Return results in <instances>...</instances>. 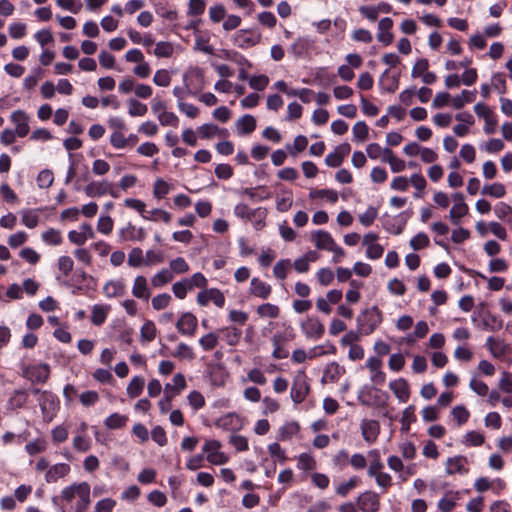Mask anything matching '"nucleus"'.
<instances>
[{
  "mask_svg": "<svg viewBox=\"0 0 512 512\" xmlns=\"http://www.w3.org/2000/svg\"><path fill=\"white\" fill-rule=\"evenodd\" d=\"M120 237L125 241H143L146 238L144 228H136L132 223H128L120 230Z\"/></svg>",
  "mask_w": 512,
  "mask_h": 512,
  "instance_id": "a211bd4d",
  "label": "nucleus"
},
{
  "mask_svg": "<svg viewBox=\"0 0 512 512\" xmlns=\"http://www.w3.org/2000/svg\"><path fill=\"white\" fill-rule=\"evenodd\" d=\"M464 442L469 446H481L484 443V436L476 431H470L465 434Z\"/></svg>",
  "mask_w": 512,
  "mask_h": 512,
  "instance_id": "680f3d73",
  "label": "nucleus"
},
{
  "mask_svg": "<svg viewBox=\"0 0 512 512\" xmlns=\"http://www.w3.org/2000/svg\"><path fill=\"white\" fill-rule=\"evenodd\" d=\"M467 458L464 456H454L446 461V473L453 475L455 473L465 474L468 470L465 468Z\"/></svg>",
  "mask_w": 512,
  "mask_h": 512,
  "instance_id": "412c9836",
  "label": "nucleus"
},
{
  "mask_svg": "<svg viewBox=\"0 0 512 512\" xmlns=\"http://www.w3.org/2000/svg\"><path fill=\"white\" fill-rule=\"evenodd\" d=\"M327 198L331 203H336L338 201V193L331 189H321L310 192V198Z\"/></svg>",
  "mask_w": 512,
  "mask_h": 512,
  "instance_id": "603ef678",
  "label": "nucleus"
},
{
  "mask_svg": "<svg viewBox=\"0 0 512 512\" xmlns=\"http://www.w3.org/2000/svg\"><path fill=\"white\" fill-rule=\"evenodd\" d=\"M359 483V479L356 476L351 477L347 482L340 484L336 493L341 497H346L348 493L354 489Z\"/></svg>",
  "mask_w": 512,
  "mask_h": 512,
  "instance_id": "a18cd8bd",
  "label": "nucleus"
},
{
  "mask_svg": "<svg viewBox=\"0 0 512 512\" xmlns=\"http://www.w3.org/2000/svg\"><path fill=\"white\" fill-rule=\"evenodd\" d=\"M371 455H374L375 459L373 461H371V463L368 467V470H367V474L370 477H374L378 473L383 472L382 470H383L384 465L380 460L379 452L377 450L372 451Z\"/></svg>",
  "mask_w": 512,
  "mask_h": 512,
  "instance_id": "c03bdc74",
  "label": "nucleus"
},
{
  "mask_svg": "<svg viewBox=\"0 0 512 512\" xmlns=\"http://www.w3.org/2000/svg\"><path fill=\"white\" fill-rule=\"evenodd\" d=\"M132 294L142 300H148L151 293L148 287L147 279L144 276H137L132 287Z\"/></svg>",
  "mask_w": 512,
  "mask_h": 512,
  "instance_id": "4be33fe9",
  "label": "nucleus"
},
{
  "mask_svg": "<svg viewBox=\"0 0 512 512\" xmlns=\"http://www.w3.org/2000/svg\"><path fill=\"white\" fill-rule=\"evenodd\" d=\"M499 388L505 393H512V374L503 372L499 381Z\"/></svg>",
  "mask_w": 512,
  "mask_h": 512,
  "instance_id": "774afa93",
  "label": "nucleus"
},
{
  "mask_svg": "<svg viewBox=\"0 0 512 512\" xmlns=\"http://www.w3.org/2000/svg\"><path fill=\"white\" fill-rule=\"evenodd\" d=\"M144 263L146 264L142 249L139 247L133 248L128 255V265L138 268L144 265Z\"/></svg>",
  "mask_w": 512,
  "mask_h": 512,
  "instance_id": "58836bf2",
  "label": "nucleus"
},
{
  "mask_svg": "<svg viewBox=\"0 0 512 512\" xmlns=\"http://www.w3.org/2000/svg\"><path fill=\"white\" fill-rule=\"evenodd\" d=\"M357 504L364 512H378L380 508L379 497L372 491H366L358 496Z\"/></svg>",
  "mask_w": 512,
  "mask_h": 512,
  "instance_id": "9b49d317",
  "label": "nucleus"
},
{
  "mask_svg": "<svg viewBox=\"0 0 512 512\" xmlns=\"http://www.w3.org/2000/svg\"><path fill=\"white\" fill-rule=\"evenodd\" d=\"M173 356L183 359H189L193 360L195 357V354L191 347H189L185 343H179L177 346L176 351L173 353Z\"/></svg>",
  "mask_w": 512,
  "mask_h": 512,
  "instance_id": "13d9d810",
  "label": "nucleus"
},
{
  "mask_svg": "<svg viewBox=\"0 0 512 512\" xmlns=\"http://www.w3.org/2000/svg\"><path fill=\"white\" fill-rule=\"evenodd\" d=\"M114 222L110 216H101L97 223V229L103 234H110L113 230Z\"/></svg>",
  "mask_w": 512,
  "mask_h": 512,
  "instance_id": "0e129e2a",
  "label": "nucleus"
},
{
  "mask_svg": "<svg viewBox=\"0 0 512 512\" xmlns=\"http://www.w3.org/2000/svg\"><path fill=\"white\" fill-rule=\"evenodd\" d=\"M272 288L269 284L257 277L251 279L249 292L255 297L267 299L271 294Z\"/></svg>",
  "mask_w": 512,
  "mask_h": 512,
  "instance_id": "6ab92c4d",
  "label": "nucleus"
},
{
  "mask_svg": "<svg viewBox=\"0 0 512 512\" xmlns=\"http://www.w3.org/2000/svg\"><path fill=\"white\" fill-rule=\"evenodd\" d=\"M103 292L108 298L121 297L125 294V285L122 281H109L103 287Z\"/></svg>",
  "mask_w": 512,
  "mask_h": 512,
  "instance_id": "393cba45",
  "label": "nucleus"
},
{
  "mask_svg": "<svg viewBox=\"0 0 512 512\" xmlns=\"http://www.w3.org/2000/svg\"><path fill=\"white\" fill-rule=\"evenodd\" d=\"M476 91L463 90L460 95L455 96L452 99V105L455 109H461L466 103H470L474 100Z\"/></svg>",
  "mask_w": 512,
  "mask_h": 512,
  "instance_id": "c756f323",
  "label": "nucleus"
},
{
  "mask_svg": "<svg viewBox=\"0 0 512 512\" xmlns=\"http://www.w3.org/2000/svg\"><path fill=\"white\" fill-rule=\"evenodd\" d=\"M392 27L393 20L389 17L382 18L378 23L377 39L385 46L393 42L394 36L391 33Z\"/></svg>",
  "mask_w": 512,
  "mask_h": 512,
  "instance_id": "f8f14e48",
  "label": "nucleus"
},
{
  "mask_svg": "<svg viewBox=\"0 0 512 512\" xmlns=\"http://www.w3.org/2000/svg\"><path fill=\"white\" fill-rule=\"evenodd\" d=\"M173 278L174 275L171 270L162 269L152 277L151 283L154 287L159 288L171 282Z\"/></svg>",
  "mask_w": 512,
  "mask_h": 512,
  "instance_id": "cd10ccee",
  "label": "nucleus"
},
{
  "mask_svg": "<svg viewBox=\"0 0 512 512\" xmlns=\"http://www.w3.org/2000/svg\"><path fill=\"white\" fill-rule=\"evenodd\" d=\"M454 205L450 210L449 218L455 225L460 223V219L468 213V206L464 202V196L462 193H455L452 195Z\"/></svg>",
  "mask_w": 512,
  "mask_h": 512,
  "instance_id": "9d476101",
  "label": "nucleus"
},
{
  "mask_svg": "<svg viewBox=\"0 0 512 512\" xmlns=\"http://www.w3.org/2000/svg\"><path fill=\"white\" fill-rule=\"evenodd\" d=\"M381 322L382 313L376 306L363 310L357 317L358 329L365 335L373 333Z\"/></svg>",
  "mask_w": 512,
  "mask_h": 512,
  "instance_id": "f257e3e1",
  "label": "nucleus"
},
{
  "mask_svg": "<svg viewBox=\"0 0 512 512\" xmlns=\"http://www.w3.org/2000/svg\"><path fill=\"white\" fill-rule=\"evenodd\" d=\"M140 336L143 342H151L156 337V327L152 321H146L141 329Z\"/></svg>",
  "mask_w": 512,
  "mask_h": 512,
  "instance_id": "4c0bfd02",
  "label": "nucleus"
},
{
  "mask_svg": "<svg viewBox=\"0 0 512 512\" xmlns=\"http://www.w3.org/2000/svg\"><path fill=\"white\" fill-rule=\"evenodd\" d=\"M482 194L494 198H501L506 194V189L502 183L496 182L491 185H485L482 189Z\"/></svg>",
  "mask_w": 512,
  "mask_h": 512,
  "instance_id": "72a5a7b5",
  "label": "nucleus"
},
{
  "mask_svg": "<svg viewBox=\"0 0 512 512\" xmlns=\"http://www.w3.org/2000/svg\"><path fill=\"white\" fill-rule=\"evenodd\" d=\"M260 41V35L249 37L247 31L241 30L237 34L236 42L240 48H247L256 45Z\"/></svg>",
  "mask_w": 512,
  "mask_h": 512,
  "instance_id": "7c9ffc66",
  "label": "nucleus"
},
{
  "mask_svg": "<svg viewBox=\"0 0 512 512\" xmlns=\"http://www.w3.org/2000/svg\"><path fill=\"white\" fill-rule=\"evenodd\" d=\"M84 192L88 197L92 198L101 197L106 194H110L113 197H117V195L113 191V184L107 180L90 182L84 188Z\"/></svg>",
  "mask_w": 512,
  "mask_h": 512,
  "instance_id": "0eeeda50",
  "label": "nucleus"
},
{
  "mask_svg": "<svg viewBox=\"0 0 512 512\" xmlns=\"http://www.w3.org/2000/svg\"><path fill=\"white\" fill-rule=\"evenodd\" d=\"M199 344L204 350L210 351L217 346L218 337L214 333H208L199 340Z\"/></svg>",
  "mask_w": 512,
  "mask_h": 512,
  "instance_id": "5fc2aeb1",
  "label": "nucleus"
},
{
  "mask_svg": "<svg viewBox=\"0 0 512 512\" xmlns=\"http://www.w3.org/2000/svg\"><path fill=\"white\" fill-rule=\"evenodd\" d=\"M90 505V486L80 488L78 502L75 506V512H84Z\"/></svg>",
  "mask_w": 512,
  "mask_h": 512,
  "instance_id": "a878e982",
  "label": "nucleus"
},
{
  "mask_svg": "<svg viewBox=\"0 0 512 512\" xmlns=\"http://www.w3.org/2000/svg\"><path fill=\"white\" fill-rule=\"evenodd\" d=\"M128 418L124 415H120L118 413L111 414L105 420V426L108 429H119L126 425Z\"/></svg>",
  "mask_w": 512,
  "mask_h": 512,
  "instance_id": "e433bc0d",
  "label": "nucleus"
},
{
  "mask_svg": "<svg viewBox=\"0 0 512 512\" xmlns=\"http://www.w3.org/2000/svg\"><path fill=\"white\" fill-rule=\"evenodd\" d=\"M269 84V78L266 75L252 76L249 79V86L252 89L262 91Z\"/></svg>",
  "mask_w": 512,
  "mask_h": 512,
  "instance_id": "4d7b16f0",
  "label": "nucleus"
},
{
  "mask_svg": "<svg viewBox=\"0 0 512 512\" xmlns=\"http://www.w3.org/2000/svg\"><path fill=\"white\" fill-rule=\"evenodd\" d=\"M354 138L359 141H365L368 138L369 128L364 121H358L352 128Z\"/></svg>",
  "mask_w": 512,
  "mask_h": 512,
  "instance_id": "37998d69",
  "label": "nucleus"
},
{
  "mask_svg": "<svg viewBox=\"0 0 512 512\" xmlns=\"http://www.w3.org/2000/svg\"><path fill=\"white\" fill-rule=\"evenodd\" d=\"M11 121L16 126L15 133L19 137H25L30 130L29 116L22 110H16L11 114Z\"/></svg>",
  "mask_w": 512,
  "mask_h": 512,
  "instance_id": "4468645a",
  "label": "nucleus"
},
{
  "mask_svg": "<svg viewBox=\"0 0 512 512\" xmlns=\"http://www.w3.org/2000/svg\"><path fill=\"white\" fill-rule=\"evenodd\" d=\"M186 388V379L183 374L177 373L174 375L172 379V383H167L164 388V394L169 392L174 398L178 395L182 390Z\"/></svg>",
  "mask_w": 512,
  "mask_h": 512,
  "instance_id": "5701e85b",
  "label": "nucleus"
},
{
  "mask_svg": "<svg viewBox=\"0 0 512 512\" xmlns=\"http://www.w3.org/2000/svg\"><path fill=\"white\" fill-rule=\"evenodd\" d=\"M206 3L204 0H189L188 14L198 16L204 13Z\"/></svg>",
  "mask_w": 512,
  "mask_h": 512,
  "instance_id": "e2e57ef3",
  "label": "nucleus"
},
{
  "mask_svg": "<svg viewBox=\"0 0 512 512\" xmlns=\"http://www.w3.org/2000/svg\"><path fill=\"white\" fill-rule=\"evenodd\" d=\"M171 299L172 298L168 293H162L153 297L151 304L155 310H162L170 304Z\"/></svg>",
  "mask_w": 512,
  "mask_h": 512,
  "instance_id": "09e8293b",
  "label": "nucleus"
},
{
  "mask_svg": "<svg viewBox=\"0 0 512 512\" xmlns=\"http://www.w3.org/2000/svg\"><path fill=\"white\" fill-rule=\"evenodd\" d=\"M361 432L365 441L373 443L379 434V424L375 420H363L361 422Z\"/></svg>",
  "mask_w": 512,
  "mask_h": 512,
  "instance_id": "aec40b11",
  "label": "nucleus"
},
{
  "mask_svg": "<svg viewBox=\"0 0 512 512\" xmlns=\"http://www.w3.org/2000/svg\"><path fill=\"white\" fill-rule=\"evenodd\" d=\"M317 466L316 460L307 453H302L298 457V468L304 471L314 470Z\"/></svg>",
  "mask_w": 512,
  "mask_h": 512,
  "instance_id": "a19ab883",
  "label": "nucleus"
},
{
  "mask_svg": "<svg viewBox=\"0 0 512 512\" xmlns=\"http://www.w3.org/2000/svg\"><path fill=\"white\" fill-rule=\"evenodd\" d=\"M452 415L454 419L457 421V424L461 426L462 424L467 422L470 413L466 409V407H464L463 405H458L452 409Z\"/></svg>",
  "mask_w": 512,
  "mask_h": 512,
  "instance_id": "3c124183",
  "label": "nucleus"
},
{
  "mask_svg": "<svg viewBox=\"0 0 512 512\" xmlns=\"http://www.w3.org/2000/svg\"><path fill=\"white\" fill-rule=\"evenodd\" d=\"M310 391V385L307 376L304 372H299L291 387V399L295 404L302 403Z\"/></svg>",
  "mask_w": 512,
  "mask_h": 512,
  "instance_id": "20e7f679",
  "label": "nucleus"
},
{
  "mask_svg": "<svg viewBox=\"0 0 512 512\" xmlns=\"http://www.w3.org/2000/svg\"><path fill=\"white\" fill-rule=\"evenodd\" d=\"M301 331L308 339L318 340L324 332L325 327L317 317H307L300 324Z\"/></svg>",
  "mask_w": 512,
  "mask_h": 512,
  "instance_id": "423d86ee",
  "label": "nucleus"
},
{
  "mask_svg": "<svg viewBox=\"0 0 512 512\" xmlns=\"http://www.w3.org/2000/svg\"><path fill=\"white\" fill-rule=\"evenodd\" d=\"M128 105H129L128 113L132 117L144 116L147 113V110H148L147 105L141 103L140 101H138L136 99H130L128 101Z\"/></svg>",
  "mask_w": 512,
  "mask_h": 512,
  "instance_id": "ea45409f",
  "label": "nucleus"
},
{
  "mask_svg": "<svg viewBox=\"0 0 512 512\" xmlns=\"http://www.w3.org/2000/svg\"><path fill=\"white\" fill-rule=\"evenodd\" d=\"M23 376L33 384L45 383L50 376V367L45 363L28 366L23 370Z\"/></svg>",
  "mask_w": 512,
  "mask_h": 512,
  "instance_id": "39448f33",
  "label": "nucleus"
},
{
  "mask_svg": "<svg viewBox=\"0 0 512 512\" xmlns=\"http://www.w3.org/2000/svg\"><path fill=\"white\" fill-rule=\"evenodd\" d=\"M109 307L103 305H94L92 308V316L91 321L94 325L100 326L102 325L108 315Z\"/></svg>",
  "mask_w": 512,
  "mask_h": 512,
  "instance_id": "c85d7f7f",
  "label": "nucleus"
},
{
  "mask_svg": "<svg viewBox=\"0 0 512 512\" xmlns=\"http://www.w3.org/2000/svg\"><path fill=\"white\" fill-rule=\"evenodd\" d=\"M158 120L160 122L161 125L163 126H174L176 127L178 125V117L176 116V114H174L173 112H161L159 113L158 115Z\"/></svg>",
  "mask_w": 512,
  "mask_h": 512,
  "instance_id": "69168bd1",
  "label": "nucleus"
},
{
  "mask_svg": "<svg viewBox=\"0 0 512 512\" xmlns=\"http://www.w3.org/2000/svg\"><path fill=\"white\" fill-rule=\"evenodd\" d=\"M236 127L239 134L248 135L255 130L256 119L254 116L246 114L236 121Z\"/></svg>",
  "mask_w": 512,
  "mask_h": 512,
  "instance_id": "b1692460",
  "label": "nucleus"
},
{
  "mask_svg": "<svg viewBox=\"0 0 512 512\" xmlns=\"http://www.w3.org/2000/svg\"><path fill=\"white\" fill-rule=\"evenodd\" d=\"M169 184L163 179H157L154 183V196L158 199L164 198L169 193Z\"/></svg>",
  "mask_w": 512,
  "mask_h": 512,
  "instance_id": "052dcab7",
  "label": "nucleus"
},
{
  "mask_svg": "<svg viewBox=\"0 0 512 512\" xmlns=\"http://www.w3.org/2000/svg\"><path fill=\"white\" fill-rule=\"evenodd\" d=\"M178 331L187 336H193L197 328V318L191 313H184L176 323Z\"/></svg>",
  "mask_w": 512,
  "mask_h": 512,
  "instance_id": "ddd939ff",
  "label": "nucleus"
},
{
  "mask_svg": "<svg viewBox=\"0 0 512 512\" xmlns=\"http://www.w3.org/2000/svg\"><path fill=\"white\" fill-rule=\"evenodd\" d=\"M234 213L241 219L259 218V223L266 217V209L257 208L251 210L246 204H238L234 208Z\"/></svg>",
  "mask_w": 512,
  "mask_h": 512,
  "instance_id": "f3484780",
  "label": "nucleus"
},
{
  "mask_svg": "<svg viewBox=\"0 0 512 512\" xmlns=\"http://www.w3.org/2000/svg\"><path fill=\"white\" fill-rule=\"evenodd\" d=\"M209 301H213L217 307L222 308L225 304V296L216 288L204 289L198 293L197 302L200 306H206Z\"/></svg>",
  "mask_w": 512,
  "mask_h": 512,
  "instance_id": "6e6552de",
  "label": "nucleus"
},
{
  "mask_svg": "<svg viewBox=\"0 0 512 512\" xmlns=\"http://www.w3.org/2000/svg\"><path fill=\"white\" fill-rule=\"evenodd\" d=\"M290 267L291 261L289 259L279 260L273 267V274L277 279L284 280Z\"/></svg>",
  "mask_w": 512,
  "mask_h": 512,
  "instance_id": "c9c22d12",
  "label": "nucleus"
},
{
  "mask_svg": "<svg viewBox=\"0 0 512 512\" xmlns=\"http://www.w3.org/2000/svg\"><path fill=\"white\" fill-rule=\"evenodd\" d=\"M47 448V443L43 439H36L35 441L29 442L25 446V450L29 455H35L40 452L45 451Z\"/></svg>",
  "mask_w": 512,
  "mask_h": 512,
  "instance_id": "49530a36",
  "label": "nucleus"
},
{
  "mask_svg": "<svg viewBox=\"0 0 512 512\" xmlns=\"http://www.w3.org/2000/svg\"><path fill=\"white\" fill-rule=\"evenodd\" d=\"M199 134L204 139L212 138L215 135L226 134L227 131L225 129H220L218 126L214 124H203L198 129Z\"/></svg>",
  "mask_w": 512,
  "mask_h": 512,
  "instance_id": "2f4dec72",
  "label": "nucleus"
},
{
  "mask_svg": "<svg viewBox=\"0 0 512 512\" xmlns=\"http://www.w3.org/2000/svg\"><path fill=\"white\" fill-rule=\"evenodd\" d=\"M378 211L375 207H369L364 213L359 215V222L365 226L368 227L372 225L374 220L377 218Z\"/></svg>",
  "mask_w": 512,
  "mask_h": 512,
  "instance_id": "8fccbe9b",
  "label": "nucleus"
},
{
  "mask_svg": "<svg viewBox=\"0 0 512 512\" xmlns=\"http://www.w3.org/2000/svg\"><path fill=\"white\" fill-rule=\"evenodd\" d=\"M150 214H151V216H146V215L142 214V217L144 219L152 220V221L162 220L165 223H169L172 219V215L169 212L162 210V209H153L150 212Z\"/></svg>",
  "mask_w": 512,
  "mask_h": 512,
  "instance_id": "de8ad7c7",
  "label": "nucleus"
},
{
  "mask_svg": "<svg viewBox=\"0 0 512 512\" xmlns=\"http://www.w3.org/2000/svg\"><path fill=\"white\" fill-rule=\"evenodd\" d=\"M429 61L425 58L418 60L412 68L411 76L413 78L421 77L428 71Z\"/></svg>",
  "mask_w": 512,
  "mask_h": 512,
  "instance_id": "338daca9",
  "label": "nucleus"
},
{
  "mask_svg": "<svg viewBox=\"0 0 512 512\" xmlns=\"http://www.w3.org/2000/svg\"><path fill=\"white\" fill-rule=\"evenodd\" d=\"M87 485L88 483L86 482L72 484L62 490L61 498L66 502H71L75 497L79 496L80 488Z\"/></svg>",
  "mask_w": 512,
  "mask_h": 512,
  "instance_id": "f704fd0d",
  "label": "nucleus"
},
{
  "mask_svg": "<svg viewBox=\"0 0 512 512\" xmlns=\"http://www.w3.org/2000/svg\"><path fill=\"white\" fill-rule=\"evenodd\" d=\"M145 379L141 376H135L132 378L127 386V394L130 398L138 397L144 388Z\"/></svg>",
  "mask_w": 512,
  "mask_h": 512,
  "instance_id": "bb28decb",
  "label": "nucleus"
},
{
  "mask_svg": "<svg viewBox=\"0 0 512 512\" xmlns=\"http://www.w3.org/2000/svg\"><path fill=\"white\" fill-rule=\"evenodd\" d=\"M257 314L260 317L277 318L280 314V309L277 305L264 303L257 307Z\"/></svg>",
  "mask_w": 512,
  "mask_h": 512,
  "instance_id": "473e14b6",
  "label": "nucleus"
},
{
  "mask_svg": "<svg viewBox=\"0 0 512 512\" xmlns=\"http://www.w3.org/2000/svg\"><path fill=\"white\" fill-rule=\"evenodd\" d=\"M70 465L67 463H57L50 466L46 471L45 480L47 483H56L59 479L64 478L70 473Z\"/></svg>",
  "mask_w": 512,
  "mask_h": 512,
  "instance_id": "dca6fc26",
  "label": "nucleus"
},
{
  "mask_svg": "<svg viewBox=\"0 0 512 512\" xmlns=\"http://www.w3.org/2000/svg\"><path fill=\"white\" fill-rule=\"evenodd\" d=\"M39 216L32 210H24L22 212V223L30 228L33 229L38 225Z\"/></svg>",
  "mask_w": 512,
  "mask_h": 512,
  "instance_id": "864d4df0",
  "label": "nucleus"
},
{
  "mask_svg": "<svg viewBox=\"0 0 512 512\" xmlns=\"http://www.w3.org/2000/svg\"><path fill=\"white\" fill-rule=\"evenodd\" d=\"M429 245V238L428 236L423 233V232H420L418 233L416 236H414L411 240H410V246L414 249V250H420L422 248H425Z\"/></svg>",
  "mask_w": 512,
  "mask_h": 512,
  "instance_id": "bf43d9fd",
  "label": "nucleus"
},
{
  "mask_svg": "<svg viewBox=\"0 0 512 512\" xmlns=\"http://www.w3.org/2000/svg\"><path fill=\"white\" fill-rule=\"evenodd\" d=\"M38 403L42 412L43 420L47 423L51 422L58 410V399L55 394L50 391L43 390L38 397Z\"/></svg>",
  "mask_w": 512,
  "mask_h": 512,
  "instance_id": "f03ea898",
  "label": "nucleus"
},
{
  "mask_svg": "<svg viewBox=\"0 0 512 512\" xmlns=\"http://www.w3.org/2000/svg\"><path fill=\"white\" fill-rule=\"evenodd\" d=\"M37 185L39 188H49L54 181V175L51 170L44 169L37 176Z\"/></svg>",
  "mask_w": 512,
  "mask_h": 512,
  "instance_id": "79ce46f5",
  "label": "nucleus"
},
{
  "mask_svg": "<svg viewBox=\"0 0 512 512\" xmlns=\"http://www.w3.org/2000/svg\"><path fill=\"white\" fill-rule=\"evenodd\" d=\"M311 240L318 249L327 250L334 254L344 256V250L335 243L331 234L327 231L318 230L313 232L311 234Z\"/></svg>",
  "mask_w": 512,
  "mask_h": 512,
  "instance_id": "7ed1b4c3",
  "label": "nucleus"
},
{
  "mask_svg": "<svg viewBox=\"0 0 512 512\" xmlns=\"http://www.w3.org/2000/svg\"><path fill=\"white\" fill-rule=\"evenodd\" d=\"M474 111L479 117L483 118L485 121L484 132L486 134L494 133L497 125V120L492 110L484 103H477L474 106Z\"/></svg>",
  "mask_w": 512,
  "mask_h": 512,
  "instance_id": "1a4fd4ad",
  "label": "nucleus"
},
{
  "mask_svg": "<svg viewBox=\"0 0 512 512\" xmlns=\"http://www.w3.org/2000/svg\"><path fill=\"white\" fill-rule=\"evenodd\" d=\"M389 388L401 403H405L409 400L410 388L408 382L404 378L391 381L389 383Z\"/></svg>",
  "mask_w": 512,
  "mask_h": 512,
  "instance_id": "2eb2a0df",
  "label": "nucleus"
},
{
  "mask_svg": "<svg viewBox=\"0 0 512 512\" xmlns=\"http://www.w3.org/2000/svg\"><path fill=\"white\" fill-rule=\"evenodd\" d=\"M153 82L157 86L167 87L171 82V76L167 70L161 69L154 74Z\"/></svg>",
  "mask_w": 512,
  "mask_h": 512,
  "instance_id": "6e6d98bb",
  "label": "nucleus"
}]
</instances>
